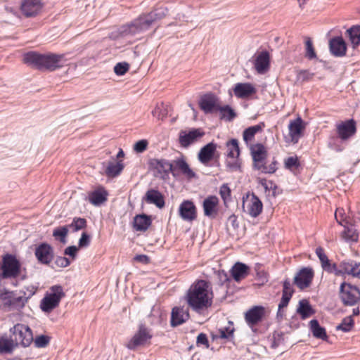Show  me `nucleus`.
<instances>
[{"instance_id":"obj_60","label":"nucleus","mask_w":360,"mask_h":360,"mask_svg":"<svg viewBox=\"0 0 360 360\" xmlns=\"http://www.w3.org/2000/svg\"><path fill=\"white\" fill-rule=\"evenodd\" d=\"M78 250H79V248H77L76 246H74V245L69 246L65 248L64 253L66 255L70 256L74 259L77 256V252Z\"/></svg>"},{"instance_id":"obj_16","label":"nucleus","mask_w":360,"mask_h":360,"mask_svg":"<svg viewBox=\"0 0 360 360\" xmlns=\"http://www.w3.org/2000/svg\"><path fill=\"white\" fill-rule=\"evenodd\" d=\"M314 277V271L311 267H303L294 278L295 285L300 290L309 288Z\"/></svg>"},{"instance_id":"obj_51","label":"nucleus","mask_w":360,"mask_h":360,"mask_svg":"<svg viewBox=\"0 0 360 360\" xmlns=\"http://www.w3.org/2000/svg\"><path fill=\"white\" fill-rule=\"evenodd\" d=\"M284 165L286 169L292 170L300 166V162L297 156L289 157L285 160Z\"/></svg>"},{"instance_id":"obj_31","label":"nucleus","mask_w":360,"mask_h":360,"mask_svg":"<svg viewBox=\"0 0 360 360\" xmlns=\"http://www.w3.org/2000/svg\"><path fill=\"white\" fill-rule=\"evenodd\" d=\"M316 255L319 257L323 269L328 273H335L338 271L339 267L338 268L335 264H331L328 259V256L325 253V250L322 247H318L316 249Z\"/></svg>"},{"instance_id":"obj_17","label":"nucleus","mask_w":360,"mask_h":360,"mask_svg":"<svg viewBox=\"0 0 360 360\" xmlns=\"http://www.w3.org/2000/svg\"><path fill=\"white\" fill-rule=\"evenodd\" d=\"M335 127L337 134L342 141L350 139L356 132V122L353 119L340 122Z\"/></svg>"},{"instance_id":"obj_5","label":"nucleus","mask_w":360,"mask_h":360,"mask_svg":"<svg viewBox=\"0 0 360 360\" xmlns=\"http://www.w3.org/2000/svg\"><path fill=\"white\" fill-rule=\"evenodd\" d=\"M0 269L1 278H16L21 274V264L15 255L6 254L2 257Z\"/></svg>"},{"instance_id":"obj_35","label":"nucleus","mask_w":360,"mask_h":360,"mask_svg":"<svg viewBox=\"0 0 360 360\" xmlns=\"http://www.w3.org/2000/svg\"><path fill=\"white\" fill-rule=\"evenodd\" d=\"M151 164L163 179L168 176L170 172L172 173V162L167 160L154 159L152 160Z\"/></svg>"},{"instance_id":"obj_8","label":"nucleus","mask_w":360,"mask_h":360,"mask_svg":"<svg viewBox=\"0 0 360 360\" xmlns=\"http://www.w3.org/2000/svg\"><path fill=\"white\" fill-rule=\"evenodd\" d=\"M152 338L150 330L144 324H140L138 330L126 344V347L131 350H134L139 347H145L150 344Z\"/></svg>"},{"instance_id":"obj_37","label":"nucleus","mask_w":360,"mask_h":360,"mask_svg":"<svg viewBox=\"0 0 360 360\" xmlns=\"http://www.w3.org/2000/svg\"><path fill=\"white\" fill-rule=\"evenodd\" d=\"M17 343L14 341L11 335H4L0 337V353L11 354L17 348Z\"/></svg>"},{"instance_id":"obj_21","label":"nucleus","mask_w":360,"mask_h":360,"mask_svg":"<svg viewBox=\"0 0 360 360\" xmlns=\"http://www.w3.org/2000/svg\"><path fill=\"white\" fill-rule=\"evenodd\" d=\"M253 64L255 70L259 74H264L270 68V54L267 51L255 53L253 56Z\"/></svg>"},{"instance_id":"obj_10","label":"nucleus","mask_w":360,"mask_h":360,"mask_svg":"<svg viewBox=\"0 0 360 360\" xmlns=\"http://www.w3.org/2000/svg\"><path fill=\"white\" fill-rule=\"evenodd\" d=\"M10 332L18 347H28L33 341L32 330L26 325L17 323L10 329Z\"/></svg>"},{"instance_id":"obj_4","label":"nucleus","mask_w":360,"mask_h":360,"mask_svg":"<svg viewBox=\"0 0 360 360\" xmlns=\"http://www.w3.org/2000/svg\"><path fill=\"white\" fill-rule=\"evenodd\" d=\"M253 169L263 174H274L276 169L277 161L266 164L268 150L262 143H255L250 147Z\"/></svg>"},{"instance_id":"obj_23","label":"nucleus","mask_w":360,"mask_h":360,"mask_svg":"<svg viewBox=\"0 0 360 360\" xmlns=\"http://www.w3.org/2000/svg\"><path fill=\"white\" fill-rule=\"evenodd\" d=\"M348 274L360 278V262L354 260H345L340 263L337 276Z\"/></svg>"},{"instance_id":"obj_22","label":"nucleus","mask_w":360,"mask_h":360,"mask_svg":"<svg viewBox=\"0 0 360 360\" xmlns=\"http://www.w3.org/2000/svg\"><path fill=\"white\" fill-rule=\"evenodd\" d=\"M219 200L216 195H209L202 202V210L205 217L215 219L219 212Z\"/></svg>"},{"instance_id":"obj_12","label":"nucleus","mask_w":360,"mask_h":360,"mask_svg":"<svg viewBox=\"0 0 360 360\" xmlns=\"http://www.w3.org/2000/svg\"><path fill=\"white\" fill-rule=\"evenodd\" d=\"M25 298L17 296L13 292L6 291L0 294V307L5 311L20 309L25 305Z\"/></svg>"},{"instance_id":"obj_55","label":"nucleus","mask_w":360,"mask_h":360,"mask_svg":"<svg viewBox=\"0 0 360 360\" xmlns=\"http://www.w3.org/2000/svg\"><path fill=\"white\" fill-rule=\"evenodd\" d=\"M90 242L91 236L86 232H83L78 242V248H82L88 247L90 244Z\"/></svg>"},{"instance_id":"obj_42","label":"nucleus","mask_w":360,"mask_h":360,"mask_svg":"<svg viewBox=\"0 0 360 360\" xmlns=\"http://www.w3.org/2000/svg\"><path fill=\"white\" fill-rule=\"evenodd\" d=\"M302 319H306L314 314V310L307 300H301L297 310Z\"/></svg>"},{"instance_id":"obj_28","label":"nucleus","mask_w":360,"mask_h":360,"mask_svg":"<svg viewBox=\"0 0 360 360\" xmlns=\"http://www.w3.org/2000/svg\"><path fill=\"white\" fill-rule=\"evenodd\" d=\"M219 104L217 98L212 94H206L199 101L200 108L206 114L217 111Z\"/></svg>"},{"instance_id":"obj_11","label":"nucleus","mask_w":360,"mask_h":360,"mask_svg":"<svg viewBox=\"0 0 360 360\" xmlns=\"http://www.w3.org/2000/svg\"><path fill=\"white\" fill-rule=\"evenodd\" d=\"M340 297L344 305L354 306L360 302V289L343 282L340 287Z\"/></svg>"},{"instance_id":"obj_36","label":"nucleus","mask_w":360,"mask_h":360,"mask_svg":"<svg viewBox=\"0 0 360 360\" xmlns=\"http://www.w3.org/2000/svg\"><path fill=\"white\" fill-rule=\"evenodd\" d=\"M124 168L122 160L109 161L105 168V174L108 177L114 178L119 176Z\"/></svg>"},{"instance_id":"obj_52","label":"nucleus","mask_w":360,"mask_h":360,"mask_svg":"<svg viewBox=\"0 0 360 360\" xmlns=\"http://www.w3.org/2000/svg\"><path fill=\"white\" fill-rule=\"evenodd\" d=\"M314 76V74L308 70H301L297 73V78L299 82L303 83L311 80Z\"/></svg>"},{"instance_id":"obj_59","label":"nucleus","mask_w":360,"mask_h":360,"mask_svg":"<svg viewBox=\"0 0 360 360\" xmlns=\"http://www.w3.org/2000/svg\"><path fill=\"white\" fill-rule=\"evenodd\" d=\"M196 344L197 345H204L206 348H208L210 345L207 335L202 333H200L197 337Z\"/></svg>"},{"instance_id":"obj_15","label":"nucleus","mask_w":360,"mask_h":360,"mask_svg":"<svg viewBox=\"0 0 360 360\" xmlns=\"http://www.w3.org/2000/svg\"><path fill=\"white\" fill-rule=\"evenodd\" d=\"M43 6L41 0H21L20 11L26 18H33L41 13Z\"/></svg>"},{"instance_id":"obj_39","label":"nucleus","mask_w":360,"mask_h":360,"mask_svg":"<svg viewBox=\"0 0 360 360\" xmlns=\"http://www.w3.org/2000/svg\"><path fill=\"white\" fill-rule=\"evenodd\" d=\"M353 49L360 45V25H354L348 29L346 32Z\"/></svg>"},{"instance_id":"obj_32","label":"nucleus","mask_w":360,"mask_h":360,"mask_svg":"<svg viewBox=\"0 0 360 360\" xmlns=\"http://www.w3.org/2000/svg\"><path fill=\"white\" fill-rule=\"evenodd\" d=\"M217 150V145L212 142L207 143L202 147L198 153L199 161L207 165L214 158Z\"/></svg>"},{"instance_id":"obj_49","label":"nucleus","mask_w":360,"mask_h":360,"mask_svg":"<svg viewBox=\"0 0 360 360\" xmlns=\"http://www.w3.org/2000/svg\"><path fill=\"white\" fill-rule=\"evenodd\" d=\"M256 277L262 283L264 284L269 281V273L264 270L262 265L257 264L255 267Z\"/></svg>"},{"instance_id":"obj_14","label":"nucleus","mask_w":360,"mask_h":360,"mask_svg":"<svg viewBox=\"0 0 360 360\" xmlns=\"http://www.w3.org/2000/svg\"><path fill=\"white\" fill-rule=\"evenodd\" d=\"M172 174L173 176H177L183 174L188 179L195 176V172L190 168L186 160V158L181 155L180 158L174 160L172 162Z\"/></svg>"},{"instance_id":"obj_2","label":"nucleus","mask_w":360,"mask_h":360,"mask_svg":"<svg viewBox=\"0 0 360 360\" xmlns=\"http://www.w3.org/2000/svg\"><path fill=\"white\" fill-rule=\"evenodd\" d=\"M167 8L161 6L153 11L142 13L129 24L123 25L120 30L122 36L135 35L148 30L153 23L162 19L167 15Z\"/></svg>"},{"instance_id":"obj_44","label":"nucleus","mask_w":360,"mask_h":360,"mask_svg":"<svg viewBox=\"0 0 360 360\" xmlns=\"http://www.w3.org/2000/svg\"><path fill=\"white\" fill-rule=\"evenodd\" d=\"M235 328L233 323L229 322V325L226 327H223L218 330L217 337L221 339L231 340L233 338Z\"/></svg>"},{"instance_id":"obj_25","label":"nucleus","mask_w":360,"mask_h":360,"mask_svg":"<svg viewBox=\"0 0 360 360\" xmlns=\"http://www.w3.org/2000/svg\"><path fill=\"white\" fill-rule=\"evenodd\" d=\"M234 95L238 98H248L257 93L255 86L249 82L237 83L233 89Z\"/></svg>"},{"instance_id":"obj_61","label":"nucleus","mask_w":360,"mask_h":360,"mask_svg":"<svg viewBox=\"0 0 360 360\" xmlns=\"http://www.w3.org/2000/svg\"><path fill=\"white\" fill-rule=\"evenodd\" d=\"M282 292H283L290 293L291 295L293 294L294 290L292 288V284H291L290 281L288 279H286V280L284 281L283 284V290H282Z\"/></svg>"},{"instance_id":"obj_43","label":"nucleus","mask_w":360,"mask_h":360,"mask_svg":"<svg viewBox=\"0 0 360 360\" xmlns=\"http://www.w3.org/2000/svg\"><path fill=\"white\" fill-rule=\"evenodd\" d=\"M217 111H219L221 119H225L228 121L233 120L236 116V114L234 112V110L229 105H219Z\"/></svg>"},{"instance_id":"obj_54","label":"nucleus","mask_w":360,"mask_h":360,"mask_svg":"<svg viewBox=\"0 0 360 360\" xmlns=\"http://www.w3.org/2000/svg\"><path fill=\"white\" fill-rule=\"evenodd\" d=\"M335 217L337 221L342 226L347 224L348 221L345 217L344 210L342 208H338L335 213Z\"/></svg>"},{"instance_id":"obj_58","label":"nucleus","mask_w":360,"mask_h":360,"mask_svg":"<svg viewBox=\"0 0 360 360\" xmlns=\"http://www.w3.org/2000/svg\"><path fill=\"white\" fill-rule=\"evenodd\" d=\"M292 295L282 292V297L278 304L279 309L286 307L292 297Z\"/></svg>"},{"instance_id":"obj_47","label":"nucleus","mask_w":360,"mask_h":360,"mask_svg":"<svg viewBox=\"0 0 360 360\" xmlns=\"http://www.w3.org/2000/svg\"><path fill=\"white\" fill-rule=\"evenodd\" d=\"M68 233V228L67 226L56 228L53 231V236L58 239L61 243H65V238Z\"/></svg>"},{"instance_id":"obj_33","label":"nucleus","mask_w":360,"mask_h":360,"mask_svg":"<svg viewBox=\"0 0 360 360\" xmlns=\"http://www.w3.org/2000/svg\"><path fill=\"white\" fill-rule=\"evenodd\" d=\"M147 203L153 204L161 209L165 207V202L163 195L155 189H149L144 197Z\"/></svg>"},{"instance_id":"obj_7","label":"nucleus","mask_w":360,"mask_h":360,"mask_svg":"<svg viewBox=\"0 0 360 360\" xmlns=\"http://www.w3.org/2000/svg\"><path fill=\"white\" fill-rule=\"evenodd\" d=\"M226 165L231 172L240 169L241 161L239 158L240 148L237 139H232L226 143Z\"/></svg>"},{"instance_id":"obj_20","label":"nucleus","mask_w":360,"mask_h":360,"mask_svg":"<svg viewBox=\"0 0 360 360\" xmlns=\"http://www.w3.org/2000/svg\"><path fill=\"white\" fill-rule=\"evenodd\" d=\"M179 215L186 221H193L196 219L198 213L197 207L194 202L189 200H184L179 207Z\"/></svg>"},{"instance_id":"obj_26","label":"nucleus","mask_w":360,"mask_h":360,"mask_svg":"<svg viewBox=\"0 0 360 360\" xmlns=\"http://www.w3.org/2000/svg\"><path fill=\"white\" fill-rule=\"evenodd\" d=\"M35 256L38 261L44 264H49L53 259V252L51 246L47 243L39 245L35 250Z\"/></svg>"},{"instance_id":"obj_24","label":"nucleus","mask_w":360,"mask_h":360,"mask_svg":"<svg viewBox=\"0 0 360 360\" xmlns=\"http://www.w3.org/2000/svg\"><path fill=\"white\" fill-rule=\"evenodd\" d=\"M265 314V309L262 306H255L245 314V320L249 326L252 327L262 321Z\"/></svg>"},{"instance_id":"obj_46","label":"nucleus","mask_w":360,"mask_h":360,"mask_svg":"<svg viewBox=\"0 0 360 360\" xmlns=\"http://www.w3.org/2000/svg\"><path fill=\"white\" fill-rule=\"evenodd\" d=\"M219 195L225 206L231 200V191L227 184H222L219 188Z\"/></svg>"},{"instance_id":"obj_19","label":"nucleus","mask_w":360,"mask_h":360,"mask_svg":"<svg viewBox=\"0 0 360 360\" xmlns=\"http://www.w3.org/2000/svg\"><path fill=\"white\" fill-rule=\"evenodd\" d=\"M189 307L176 306L171 312L170 325L176 327L186 322L190 318Z\"/></svg>"},{"instance_id":"obj_45","label":"nucleus","mask_w":360,"mask_h":360,"mask_svg":"<svg viewBox=\"0 0 360 360\" xmlns=\"http://www.w3.org/2000/svg\"><path fill=\"white\" fill-rule=\"evenodd\" d=\"M73 232L78 231L86 226V220L84 218L75 217L71 224L67 226Z\"/></svg>"},{"instance_id":"obj_41","label":"nucleus","mask_w":360,"mask_h":360,"mask_svg":"<svg viewBox=\"0 0 360 360\" xmlns=\"http://www.w3.org/2000/svg\"><path fill=\"white\" fill-rule=\"evenodd\" d=\"M311 330L313 335L321 340L327 339V334L324 328L320 326L319 321L316 319H313L309 322Z\"/></svg>"},{"instance_id":"obj_9","label":"nucleus","mask_w":360,"mask_h":360,"mask_svg":"<svg viewBox=\"0 0 360 360\" xmlns=\"http://www.w3.org/2000/svg\"><path fill=\"white\" fill-rule=\"evenodd\" d=\"M242 208L244 212L256 218L262 212L263 203L254 193L248 192L243 197Z\"/></svg>"},{"instance_id":"obj_18","label":"nucleus","mask_w":360,"mask_h":360,"mask_svg":"<svg viewBox=\"0 0 360 360\" xmlns=\"http://www.w3.org/2000/svg\"><path fill=\"white\" fill-rule=\"evenodd\" d=\"M205 135L204 131L200 129H192L191 130L181 131L179 133V141L184 148H187L190 145L200 140Z\"/></svg>"},{"instance_id":"obj_1","label":"nucleus","mask_w":360,"mask_h":360,"mask_svg":"<svg viewBox=\"0 0 360 360\" xmlns=\"http://www.w3.org/2000/svg\"><path fill=\"white\" fill-rule=\"evenodd\" d=\"M214 297L211 282L196 279L186 291L184 300L193 311L200 314L212 307Z\"/></svg>"},{"instance_id":"obj_3","label":"nucleus","mask_w":360,"mask_h":360,"mask_svg":"<svg viewBox=\"0 0 360 360\" xmlns=\"http://www.w3.org/2000/svg\"><path fill=\"white\" fill-rule=\"evenodd\" d=\"M65 54L53 53H39L30 51L24 55L23 62L39 70L54 71L63 67L62 60Z\"/></svg>"},{"instance_id":"obj_34","label":"nucleus","mask_w":360,"mask_h":360,"mask_svg":"<svg viewBox=\"0 0 360 360\" xmlns=\"http://www.w3.org/2000/svg\"><path fill=\"white\" fill-rule=\"evenodd\" d=\"M151 224V217L145 214H137L134 218L133 227L137 231L145 232Z\"/></svg>"},{"instance_id":"obj_27","label":"nucleus","mask_w":360,"mask_h":360,"mask_svg":"<svg viewBox=\"0 0 360 360\" xmlns=\"http://www.w3.org/2000/svg\"><path fill=\"white\" fill-rule=\"evenodd\" d=\"M250 266L240 262L235 263L230 270L231 276L237 283L245 279L250 274Z\"/></svg>"},{"instance_id":"obj_50","label":"nucleus","mask_w":360,"mask_h":360,"mask_svg":"<svg viewBox=\"0 0 360 360\" xmlns=\"http://www.w3.org/2000/svg\"><path fill=\"white\" fill-rule=\"evenodd\" d=\"M305 46H306V57L310 60L316 58V53L314 50L313 43L310 38H307L305 41Z\"/></svg>"},{"instance_id":"obj_57","label":"nucleus","mask_w":360,"mask_h":360,"mask_svg":"<svg viewBox=\"0 0 360 360\" xmlns=\"http://www.w3.org/2000/svg\"><path fill=\"white\" fill-rule=\"evenodd\" d=\"M49 338L46 335H39L34 340V343L38 347H44L49 342Z\"/></svg>"},{"instance_id":"obj_13","label":"nucleus","mask_w":360,"mask_h":360,"mask_svg":"<svg viewBox=\"0 0 360 360\" xmlns=\"http://www.w3.org/2000/svg\"><path fill=\"white\" fill-rule=\"evenodd\" d=\"M305 128L306 123L300 117L290 120L288 124L289 140L287 141L293 144L297 143L300 139L303 136Z\"/></svg>"},{"instance_id":"obj_48","label":"nucleus","mask_w":360,"mask_h":360,"mask_svg":"<svg viewBox=\"0 0 360 360\" xmlns=\"http://www.w3.org/2000/svg\"><path fill=\"white\" fill-rule=\"evenodd\" d=\"M354 324V319L352 316H347L343 319L342 323L338 325L336 328L337 330H340L344 332H349L352 330Z\"/></svg>"},{"instance_id":"obj_64","label":"nucleus","mask_w":360,"mask_h":360,"mask_svg":"<svg viewBox=\"0 0 360 360\" xmlns=\"http://www.w3.org/2000/svg\"><path fill=\"white\" fill-rule=\"evenodd\" d=\"M217 275H218V277H219L221 284H223L225 282L229 281V280L226 272L224 270L218 271Z\"/></svg>"},{"instance_id":"obj_63","label":"nucleus","mask_w":360,"mask_h":360,"mask_svg":"<svg viewBox=\"0 0 360 360\" xmlns=\"http://www.w3.org/2000/svg\"><path fill=\"white\" fill-rule=\"evenodd\" d=\"M134 259L136 262L143 263V264H148L150 262L149 257L146 255H138L135 256Z\"/></svg>"},{"instance_id":"obj_40","label":"nucleus","mask_w":360,"mask_h":360,"mask_svg":"<svg viewBox=\"0 0 360 360\" xmlns=\"http://www.w3.org/2000/svg\"><path fill=\"white\" fill-rule=\"evenodd\" d=\"M343 226L345 229L342 233V238L346 241H357L359 235L354 226L347 223Z\"/></svg>"},{"instance_id":"obj_62","label":"nucleus","mask_w":360,"mask_h":360,"mask_svg":"<svg viewBox=\"0 0 360 360\" xmlns=\"http://www.w3.org/2000/svg\"><path fill=\"white\" fill-rule=\"evenodd\" d=\"M56 264L59 266L66 267L70 264L69 259L65 257H59L56 259Z\"/></svg>"},{"instance_id":"obj_29","label":"nucleus","mask_w":360,"mask_h":360,"mask_svg":"<svg viewBox=\"0 0 360 360\" xmlns=\"http://www.w3.org/2000/svg\"><path fill=\"white\" fill-rule=\"evenodd\" d=\"M329 48L334 56L342 57L346 55L347 45L342 37L331 39L329 41Z\"/></svg>"},{"instance_id":"obj_30","label":"nucleus","mask_w":360,"mask_h":360,"mask_svg":"<svg viewBox=\"0 0 360 360\" xmlns=\"http://www.w3.org/2000/svg\"><path fill=\"white\" fill-rule=\"evenodd\" d=\"M108 192L103 186L98 187L96 190L89 193V202L95 206H99L108 200Z\"/></svg>"},{"instance_id":"obj_53","label":"nucleus","mask_w":360,"mask_h":360,"mask_svg":"<svg viewBox=\"0 0 360 360\" xmlns=\"http://www.w3.org/2000/svg\"><path fill=\"white\" fill-rule=\"evenodd\" d=\"M129 69V65L127 63H118L114 67V72L117 75H124L128 72Z\"/></svg>"},{"instance_id":"obj_56","label":"nucleus","mask_w":360,"mask_h":360,"mask_svg":"<svg viewBox=\"0 0 360 360\" xmlns=\"http://www.w3.org/2000/svg\"><path fill=\"white\" fill-rule=\"evenodd\" d=\"M148 144V143L147 140H145V139L140 140V141H137L134 145V150L136 153H143V151H145L147 149Z\"/></svg>"},{"instance_id":"obj_38","label":"nucleus","mask_w":360,"mask_h":360,"mask_svg":"<svg viewBox=\"0 0 360 360\" xmlns=\"http://www.w3.org/2000/svg\"><path fill=\"white\" fill-rule=\"evenodd\" d=\"M266 124L264 122H259L258 124L248 127L243 131V139L246 143L252 141L257 133L262 132Z\"/></svg>"},{"instance_id":"obj_6","label":"nucleus","mask_w":360,"mask_h":360,"mask_svg":"<svg viewBox=\"0 0 360 360\" xmlns=\"http://www.w3.org/2000/svg\"><path fill=\"white\" fill-rule=\"evenodd\" d=\"M65 296L62 286L56 285L50 288V292H47L40 303L41 309L46 313H50L58 307L63 297Z\"/></svg>"}]
</instances>
